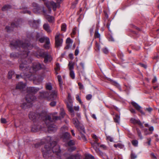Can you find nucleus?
Wrapping results in <instances>:
<instances>
[{
  "label": "nucleus",
  "instance_id": "nucleus-14",
  "mask_svg": "<svg viewBox=\"0 0 159 159\" xmlns=\"http://www.w3.org/2000/svg\"><path fill=\"white\" fill-rule=\"evenodd\" d=\"M131 104L142 115H145V113L141 109V107L138 103L134 102H132Z\"/></svg>",
  "mask_w": 159,
  "mask_h": 159
},
{
  "label": "nucleus",
  "instance_id": "nucleus-57",
  "mask_svg": "<svg viewBox=\"0 0 159 159\" xmlns=\"http://www.w3.org/2000/svg\"><path fill=\"white\" fill-rule=\"evenodd\" d=\"M68 66L70 71L72 70L74 68L73 65L72 64H70V63L69 62L68 64Z\"/></svg>",
  "mask_w": 159,
  "mask_h": 159
},
{
  "label": "nucleus",
  "instance_id": "nucleus-15",
  "mask_svg": "<svg viewBox=\"0 0 159 159\" xmlns=\"http://www.w3.org/2000/svg\"><path fill=\"white\" fill-rule=\"evenodd\" d=\"M18 25L17 23L13 22L11 23V26H7L6 27L5 29L7 32L9 33L13 30L14 28L17 27Z\"/></svg>",
  "mask_w": 159,
  "mask_h": 159
},
{
  "label": "nucleus",
  "instance_id": "nucleus-26",
  "mask_svg": "<svg viewBox=\"0 0 159 159\" xmlns=\"http://www.w3.org/2000/svg\"><path fill=\"white\" fill-rule=\"evenodd\" d=\"M60 115L61 116V117L60 116H59V117H60V119H59V120H61V118H63L65 115V111L64 110V109H63L62 108L61 109L60 111ZM57 120L53 121V124L54 125H55L54 124V122L55 121Z\"/></svg>",
  "mask_w": 159,
  "mask_h": 159
},
{
  "label": "nucleus",
  "instance_id": "nucleus-43",
  "mask_svg": "<svg viewBox=\"0 0 159 159\" xmlns=\"http://www.w3.org/2000/svg\"><path fill=\"white\" fill-rule=\"evenodd\" d=\"M143 131L145 135H149L152 134V132L148 131L147 128H144L143 129Z\"/></svg>",
  "mask_w": 159,
  "mask_h": 159
},
{
  "label": "nucleus",
  "instance_id": "nucleus-10",
  "mask_svg": "<svg viewBox=\"0 0 159 159\" xmlns=\"http://www.w3.org/2000/svg\"><path fill=\"white\" fill-rule=\"evenodd\" d=\"M57 91L52 90L51 93L47 91L39 92V97L40 98H46L48 100L52 101L55 100L57 97Z\"/></svg>",
  "mask_w": 159,
  "mask_h": 159
},
{
  "label": "nucleus",
  "instance_id": "nucleus-53",
  "mask_svg": "<svg viewBox=\"0 0 159 159\" xmlns=\"http://www.w3.org/2000/svg\"><path fill=\"white\" fill-rule=\"evenodd\" d=\"M114 147L115 148H117L118 147L120 148H122V145L120 143L117 144H115L114 145Z\"/></svg>",
  "mask_w": 159,
  "mask_h": 159
},
{
  "label": "nucleus",
  "instance_id": "nucleus-44",
  "mask_svg": "<svg viewBox=\"0 0 159 159\" xmlns=\"http://www.w3.org/2000/svg\"><path fill=\"white\" fill-rule=\"evenodd\" d=\"M76 99L82 105L83 104V102L81 101L80 98L79 97L78 95H76Z\"/></svg>",
  "mask_w": 159,
  "mask_h": 159
},
{
  "label": "nucleus",
  "instance_id": "nucleus-37",
  "mask_svg": "<svg viewBox=\"0 0 159 159\" xmlns=\"http://www.w3.org/2000/svg\"><path fill=\"white\" fill-rule=\"evenodd\" d=\"M100 45L99 43L97 42H96L95 44V49L97 51H99L100 50Z\"/></svg>",
  "mask_w": 159,
  "mask_h": 159
},
{
  "label": "nucleus",
  "instance_id": "nucleus-1",
  "mask_svg": "<svg viewBox=\"0 0 159 159\" xmlns=\"http://www.w3.org/2000/svg\"><path fill=\"white\" fill-rule=\"evenodd\" d=\"M46 140L48 141L42 151L43 157L46 158L51 157L50 159H61V150L57 142L53 141L49 143L51 140L49 136L47 137Z\"/></svg>",
  "mask_w": 159,
  "mask_h": 159
},
{
  "label": "nucleus",
  "instance_id": "nucleus-50",
  "mask_svg": "<svg viewBox=\"0 0 159 159\" xmlns=\"http://www.w3.org/2000/svg\"><path fill=\"white\" fill-rule=\"evenodd\" d=\"M114 84L120 90V91H121V89L120 85L117 82H114Z\"/></svg>",
  "mask_w": 159,
  "mask_h": 159
},
{
  "label": "nucleus",
  "instance_id": "nucleus-2",
  "mask_svg": "<svg viewBox=\"0 0 159 159\" xmlns=\"http://www.w3.org/2000/svg\"><path fill=\"white\" fill-rule=\"evenodd\" d=\"M20 41V40H13L10 42L9 46L12 49H16L18 51V52H12L10 54V57L11 58H16L17 57H20V59L19 60V62L20 63V69L21 70H28L29 68H28L27 63V60L28 59L27 57L29 55V51H27L26 50H23L20 46L19 47L15 48L12 45L11 43L12 42L17 41Z\"/></svg>",
  "mask_w": 159,
  "mask_h": 159
},
{
  "label": "nucleus",
  "instance_id": "nucleus-51",
  "mask_svg": "<svg viewBox=\"0 0 159 159\" xmlns=\"http://www.w3.org/2000/svg\"><path fill=\"white\" fill-rule=\"evenodd\" d=\"M110 23H111L110 21L109 20H108L107 22V23L106 26H107V27L108 29V30L110 31H111V30L110 29Z\"/></svg>",
  "mask_w": 159,
  "mask_h": 159
},
{
  "label": "nucleus",
  "instance_id": "nucleus-23",
  "mask_svg": "<svg viewBox=\"0 0 159 159\" xmlns=\"http://www.w3.org/2000/svg\"><path fill=\"white\" fill-rule=\"evenodd\" d=\"M57 78L59 82V86L61 90H62L63 89V82L61 80V76L60 75H57Z\"/></svg>",
  "mask_w": 159,
  "mask_h": 159
},
{
  "label": "nucleus",
  "instance_id": "nucleus-62",
  "mask_svg": "<svg viewBox=\"0 0 159 159\" xmlns=\"http://www.w3.org/2000/svg\"><path fill=\"white\" fill-rule=\"evenodd\" d=\"M79 50L78 48V47H77L76 48V49L75 51V55L77 56L78 54L79 53Z\"/></svg>",
  "mask_w": 159,
  "mask_h": 159
},
{
  "label": "nucleus",
  "instance_id": "nucleus-7",
  "mask_svg": "<svg viewBox=\"0 0 159 159\" xmlns=\"http://www.w3.org/2000/svg\"><path fill=\"white\" fill-rule=\"evenodd\" d=\"M29 119L33 122L42 121L43 122H50L52 118L49 116H42L41 114L34 112H30L29 114Z\"/></svg>",
  "mask_w": 159,
  "mask_h": 159
},
{
  "label": "nucleus",
  "instance_id": "nucleus-12",
  "mask_svg": "<svg viewBox=\"0 0 159 159\" xmlns=\"http://www.w3.org/2000/svg\"><path fill=\"white\" fill-rule=\"evenodd\" d=\"M60 35V34L57 33L55 36V45L56 48H58L62 46L63 40L61 38Z\"/></svg>",
  "mask_w": 159,
  "mask_h": 159
},
{
  "label": "nucleus",
  "instance_id": "nucleus-5",
  "mask_svg": "<svg viewBox=\"0 0 159 159\" xmlns=\"http://www.w3.org/2000/svg\"><path fill=\"white\" fill-rule=\"evenodd\" d=\"M39 89L37 88L30 87L27 88V94L25 97V99L27 103L24 102L21 105L20 107L22 109H26L32 105V102L36 99L34 95L39 90Z\"/></svg>",
  "mask_w": 159,
  "mask_h": 159
},
{
  "label": "nucleus",
  "instance_id": "nucleus-33",
  "mask_svg": "<svg viewBox=\"0 0 159 159\" xmlns=\"http://www.w3.org/2000/svg\"><path fill=\"white\" fill-rule=\"evenodd\" d=\"M11 6L9 5H6L4 6L2 8V11H5L8 10L9 9L11 8Z\"/></svg>",
  "mask_w": 159,
  "mask_h": 159
},
{
  "label": "nucleus",
  "instance_id": "nucleus-4",
  "mask_svg": "<svg viewBox=\"0 0 159 159\" xmlns=\"http://www.w3.org/2000/svg\"><path fill=\"white\" fill-rule=\"evenodd\" d=\"M60 119L59 116H53L50 122H43L42 121L34 122L32 125L31 130L33 132H36L43 128H47L48 130L54 131L57 130V126L53 124V121Z\"/></svg>",
  "mask_w": 159,
  "mask_h": 159
},
{
  "label": "nucleus",
  "instance_id": "nucleus-52",
  "mask_svg": "<svg viewBox=\"0 0 159 159\" xmlns=\"http://www.w3.org/2000/svg\"><path fill=\"white\" fill-rule=\"evenodd\" d=\"M78 85L79 86V89L80 90L83 89H84V87L82 84L80 82L78 83Z\"/></svg>",
  "mask_w": 159,
  "mask_h": 159
},
{
  "label": "nucleus",
  "instance_id": "nucleus-9",
  "mask_svg": "<svg viewBox=\"0 0 159 159\" xmlns=\"http://www.w3.org/2000/svg\"><path fill=\"white\" fill-rule=\"evenodd\" d=\"M27 38H29L30 41L34 40L41 43L45 42L48 39H49L48 37L43 36L41 34L37 32H33L28 34Z\"/></svg>",
  "mask_w": 159,
  "mask_h": 159
},
{
  "label": "nucleus",
  "instance_id": "nucleus-31",
  "mask_svg": "<svg viewBox=\"0 0 159 159\" xmlns=\"http://www.w3.org/2000/svg\"><path fill=\"white\" fill-rule=\"evenodd\" d=\"M67 144L69 146H73L75 145V141L73 140H71L67 142Z\"/></svg>",
  "mask_w": 159,
  "mask_h": 159
},
{
  "label": "nucleus",
  "instance_id": "nucleus-28",
  "mask_svg": "<svg viewBox=\"0 0 159 159\" xmlns=\"http://www.w3.org/2000/svg\"><path fill=\"white\" fill-rule=\"evenodd\" d=\"M49 4L52 8L54 11L56 10L57 8V4L55 2L53 1H51L49 2Z\"/></svg>",
  "mask_w": 159,
  "mask_h": 159
},
{
  "label": "nucleus",
  "instance_id": "nucleus-41",
  "mask_svg": "<svg viewBox=\"0 0 159 159\" xmlns=\"http://www.w3.org/2000/svg\"><path fill=\"white\" fill-rule=\"evenodd\" d=\"M131 143L132 144L134 147H137L138 145V142L137 140H133Z\"/></svg>",
  "mask_w": 159,
  "mask_h": 159
},
{
  "label": "nucleus",
  "instance_id": "nucleus-56",
  "mask_svg": "<svg viewBox=\"0 0 159 159\" xmlns=\"http://www.w3.org/2000/svg\"><path fill=\"white\" fill-rule=\"evenodd\" d=\"M137 156L133 153H131V159H134L137 158Z\"/></svg>",
  "mask_w": 159,
  "mask_h": 159
},
{
  "label": "nucleus",
  "instance_id": "nucleus-55",
  "mask_svg": "<svg viewBox=\"0 0 159 159\" xmlns=\"http://www.w3.org/2000/svg\"><path fill=\"white\" fill-rule=\"evenodd\" d=\"M153 110V109L151 107H148V108H146L145 109V110L148 111L149 112H151Z\"/></svg>",
  "mask_w": 159,
  "mask_h": 159
},
{
  "label": "nucleus",
  "instance_id": "nucleus-59",
  "mask_svg": "<svg viewBox=\"0 0 159 159\" xmlns=\"http://www.w3.org/2000/svg\"><path fill=\"white\" fill-rule=\"evenodd\" d=\"M147 139L148 140V141L146 142V143H147L149 146H150L151 145V139L149 138H147Z\"/></svg>",
  "mask_w": 159,
  "mask_h": 159
},
{
  "label": "nucleus",
  "instance_id": "nucleus-38",
  "mask_svg": "<svg viewBox=\"0 0 159 159\" xmlns=\"http://www.w3.org/2000/svg\"><path fill=\"white\" fill-rule=\"evenodd\" d=\"M66 29V24H63L61 25V30L65 32Z\"/></svg>",
  "mask_w": 159,
  "mask_h": 159
},
{
  "label": "nucleus",
  "instance_id": "nucleus-29",
  "mask_svg": "<svg viewBox=\"0 0 159 159\" xmlns=\"http://www.w3.org/2000/svg\"><path fill=\"white\" fill-rule=\"evenodd\" d=\"M113 119L115 122L119 123L120 116L118 114H116L115 116L113 117Z\"/></svg>",
  "mask_w": 159,
  "mask_h": 159
},
{
  "label": "nucleus",
  "instance_id": "nucleus-8",
  "mask_svg": "<svg viewBox=\"0 0 159 159\" xmlns=\"http://www.w3.org/2000/svg\"><path fill=\"white\" fill-rule=\"evenodd\" d=\"M27 63L28 66L27 67H29V68L28 70H25L23 71H26V72H24V75L27 78L31 77L33 75V73H34L38 70L41 69H43L45 67V66L44 64H41L39 62H36L33 64L32 67L31 68L28 64V63L30 62V60H28V61H27Z\"/></svg>",
  "mask_w": 159,
  "mask_h": 159
},
{
  "label": "nucleus",
  "instance_id": "nucleus-47",
  "mask_svg": "<svg viewBox=\"0 0 159 159\" xmlns=\"http://www.w3.org/2000/svg\"><path fill=\"white\" fill-rule=\"evenodd\" d=\"M76 28H74L72 30V32L71 33V37H72L73 36L75 35L76 33Z\"/></svg>",
  "mask_w": 159,
  "mask_h": 159
},
{
  "label": "nucleus",
  "instance_id": "nucleus-39",
  "mask_svg": "<svg viewBox=\"0 0 159 159\" xmlns=\"http://www.w3.org/2000/svg\"><path fill=\"white\" fill-rule=\"evenodd\" d=\"M76 149L75 147L74 146H70L67 149L68 151L69 152H72L75 151Z\"/></svg>",
  "mask_w": 159,
  "mask_h": 159
},
{
  "label": "nucleus",
  "instance_id": "nucleus-3",
  "mask_svg": "<svg viewBox=\"0 0 159 159\" xmlns=\"http://www.w3.org/2000/svg\"><path fill=\"white\" fill-rule=\"evenodd\" d=\"M11 45H12L15 48L19 47L20 46V48L23 50L29 51V54L30 52V50L33 49L36 50V51L33 52L34 55L37 58H43L44 54L47 52L45 51L43 49L40 48L38 46L35 45L31 44L29 42L26 41L23 42L22 41H17L12 42Z\"/></svg>",
  "mask_w": 159,
  "mask_h": 159
},
{
  "label": "nucleus",
  "instance_id": "nucleus-32",
  "mask_svg": "<svg viewBox=\"0 0 159 159\" xmlns=\"http://www.w3.org/2000/svg\"><path fill=\"white\" fill-rule=\"evenodd\" d=\"M45 87L47 90H51L52 89V86L51 83H48L45 84Z\"/></svg>",
  "mask_w": 159,
  "mask_h": 159
},
{
  "label": "nucleus",
  "instance_id": "nucleus-21",
  "mask_svg": "<svg viewBox=\"0 0 159 159\" xmlns=\"http://www.w3.org/2000/svg\"><path fill=\"white\" fill-rule=\"evenodd\" d=\"M69 156L66 157L65 159H80V156L78 154H69Z\"/></svg>",
  "mask_w": 159,
  "mask_h": 159
},
{
  "label": "nucleus",
  "instance_id": "nucleus-34",
  "mask_svg": "<svg viewBox=\"0 0 159 159\" xmlns=\"http://www.w3.org/2000/svg\"><path fill=\"white\" fill-rule=\"evenodd\" d=\"M44 143L43 140H42L40 142H38L35 143L34 144V147L36 148H38L40 145L44 144Z\"/></svg>",
  "mask_w": 159,
  "mask_h": 159
},
{
  "label": "nucleus",
  "instance_id": "nucleus-22",
  "mask_svg": "<svg viewBox=\"0 0 159 159\" xmlns=\"http://www.w3.org/2000/svg\"><path fill=\"white\" fill-rule=\"evenodd\" d=\"M26 84L25 83L22 82H19L16 86V89H23L25 87Z\"/></svg>",
  "mask_w": 159,
  "mask_h": 159
},
{
  "label": "nucleus",
  "instance_id": "nucleus-6",
  "mask_svg": "<svg viewBox=\"0 0 159 159\" xmlns=\"http://www.w3.org/2000/svg\"><path fill=\"white\" fill-rule=\"evenodd\" d=\"M45 4H46V6L48 8V11L50 13L51 10L50 7L49 6V5H48L47 3H45ZM32 6L33 7V11L34 13H38L42 12L49 22L52 23L53 21L54 20L53 17L47 15V11L45 10L43 7L39 6L38 4L35 2H33L32 3Z\"/></svg>",
  "mask_w": 159,
  "mask_h": 159
},
{
  "label": "nucleus",
  "instance_id": "nucleus-40",
  "mask_svg": "<svg viewBox=\"0 0 159 159\" xmlns=\"http://www.w3.org/2000/svg\"><path fill=\"white\" fill-rule=\"evenodd\" d=\"M78 3V0H75V1L72 2L71 6V8L74 9V8L77 5V4Z\"/></svg>",
  "mask_w": 159,
  "mask_h": 159
},
{
  "label": "nucleus",
  "instance_id": "nucleus-20",
  "mask_svg": "<svg viewBox=\"0 0 159 159\" xmlns=\"http://www.w3.org/2000/svg\"><path fill=\"white\" fill-rule=\"evenodd\" d=\"M40 20H33L31 23H30V25L33 28L36 29L39 26Z\"/></svg>",
  "mask_w": 159,
  "mask_h": 159
},
{
  "label": "nucleus",
  "instance_id": "nucleus-16",
  "mask_svg": "<svg viewBox=\"0 0 159 159\" xmlns=\"http://www.w3.org/2000/svg\"><path fill=\"white\" fill-rule=\"evenodd\" d=\"M43 58H44V62L45 63H47L48 62H50L52 60L51 56L48 54V52H47L44 54V57Z\"/></svg>",
  "mask_w": 159,
  "mask_h": 159
},
{
  "label": "nucleus",
  "instance_id": "nucleus-19",
  "mask_svg": "<svg viewBox=\"0 0 159 159\" xmlns=\"http://www.w3.org/2000/svg\"><path fill=\"white\" fill-rule=\"evenodd\" d=\"M92 137L94 139V142L92 143V145L96 146V147L98 146L99 143H98L99 140L97 136L96 135L93 134L92 136Z\"/></svg>",
  "mask_w": 159,
  "mask_h": 159
},
{
  "label": "nucleus",
  "instance_id": "nucleus-27",
  "mask_svg": "<svg viewBox=\"0 0 159 159\" xmlns=\"http://www.w3.org/2000/svg\"><path fill=\"white\" fill-rule=\"evenodd\" d=\"M99 29L97 27L95 30L94 37L95 38H99L100 39V34L98 33Z\"/></svg>",
  "mask_w": 159,
  "mask_h": 159
},
{
  "label": "nucleus",
  "instance_id": "nucleus-11",
  "mask_svg": "<svg viewBox=\"0 0 159 159\" xmlns=\"http://www.w3.org/2000/svg\"><path fill=\"white\" fill-rule=\"evenodd\" d=\"M68 102L66 103V106L68 108V111L71 113L72 116H74V111L73 108V101L70 97L68 96Z\"/></svg>",
  "mask_w": 159,
  "mask_h": 159
},
{
  "label": "nucleus",
  "instance_id": "nucleus-49",
  "mask_svg": "<svg viewBox=\"0 0 159 159\" xmlns=\"http://www.w3.org/2000/svg\"><path fill=\"white\" fill-rule=\"evenodd\" d=\"M107 37L109 41H114L113 38L110 35H108Z\"/></svg>",
  "mask_w": 159,
  "mask_h": 159
},
{
  "label": "nucleus",
  "instance_id": "nucleus-18",
  "mask_svg": "<svg viewBox=\"0 0 159 159\" xmlns=\"http://www.w3.org/2000/svg\"><path fill=\"white\" fill-rule=\"evenodd\" d=\"M131 122L134 124H137L140 126L142 128L143 127V123H141L139 120H137L134 118H132L130 120Z\"/></svg>",
  "mask_w": 159,
  "mask_h": 159
},
{
  "label": "nucleus",
  "instance_id": "nucleus-17",
  "mask_svg": "<svg viewBox=\"0 0 159 159\" xmlns=\"http://www.w3.org/2000/svg\"><path fill=\"white\" fill-rule=\"evenodd\" d=\"M70 135L69 133L65 132L62 134L61 138L64 142H66L70 138Z\"/></svg>",
  "mask_w": 159,
  "mask_h": 159
},
{
  "label": "nucleus",
  "instance_id": "nucleus-46",
  "mask_svg": "<svg viewBox=\"0 0 159 159\" xmlns=\"http://www.w3.org/2000/svg\"><path fill=\"white\" fill-rule=\"evenodd\" d=\"M56 67L55 68V71H59L60 70V66L59 64L58 63H57L56 64Z\"/></svg>",
  "mask_w": 159,
  "mask_h": 159
},
{
  "label": "nucleus",
  "instance_id": "nucleus-36",
  "mask_svg": "<svg viewBox=\"0 0 159 159\" xmlns=\"http://www.w3.org/2000/svg\"><path fill=\"white\" fill-rule=\"evenodd\" d=\"M14 74V72L12 70H10L8 73V78L9 79H11L12 77V76Z\"/></svg>",
  "mask_w": 159,
  "mask_h": 159
},
{
  "label": "nucleus",
  "instance_id": "nucleus-58",
  "mask_svg": "<svg viewBox=\"0 0 159 159\" xmlns=\"http://www.w3.org/2000/svg\"><path fill=\"white\" fill-rule=\"evenodd\" d=\"M92 97V96L91 94H88L86 96V99L88 100H90Z\"/></svg>",
  "mask_w": 159,
  "mask_h": 159
},
{
  "label": "nucleus",
  "instance_id": "nucleus-45",
  "mask_svg": "<svg viewBox=\"0 0 159 159\" xmlns=\"http://www.w3.org/2000/svg\"><path fill=\"white\" fill-rule=\"evenodd\" d=\"M86 157H88L89 159H95L94 157L93 156L90 154H87L85 155Z\"/></svg>",
  "mask_w": 159,
  "mask_h": 159
},
{
  "label": "nucleus",
  "instance_id": "nucleus-13",
  "mask_svg": "<svg viewBox=\"0 0 159 159\" xmlns=\"http://www.w3.org/2000/svg\"><path fill=\"white\" fill-rule=\"evenodd\" d=\"M72 123L77 129L79 130L80 129L82 132H84V127L80 125V123L77 118H74L72 119Z\"/></svg>",
  "mask_w": 159,
  "mask_h": 159
},
{
  "label": "nucleus",
  "instance_id": "nucleus-60",
  "mask_svg": "<svg viewBox=\"0 0 159 159\" xmlns=\"http://www.w3.org/2000/svg\"><path fill=\"white\" fill-rule=\"evenodd\" d=\"M1 121L2 123L5 124L7 123V121L5 119L3 118H2L1 119Z\"/></svg>",
  "mask_w": 159,
  "mask_h": 159
},
{
  "label": "nucleus",
  "instance_id": "nucleus-35",
  "mask_svg": "<svg viewBox=\"0 0 159 159\" xmlns=\"http://www.w3.org/2000/svg\"><path fill=\"white\" fill-rule=\"evenodd\" d=\"M118 56L119 58L122 61H123L124 60L123 59V53L119 52L118 53Z\"/></svg>",
  "mask_w": 159,
  "mask_h": 159
},
{
  "label": "nucleus",
  "instance_id": "nucleus-63",
  "mask_svg": "<svg viewBox=\"0 0 159 159\" xmlns=\"http://www.w3.org/2000/svg\"><path fill=\"white\" fill-rule=\"evenodd\" d=\"M71 43V39L69 38H67L66 40V43L67 44H70V43Z\"/></svg>",
  "mask_w": 159,
  "mask_h": 159
},
{
  "label": "nucleus",
  "instance_id": "nucleus-54",
  "mask_svg": "<svg viewBox=\"0 0 159 159\" xmlns=\"http://www.w3.org/2000/svg\"><path fill=\"white\" fill-rule=\"evenodd\" d=\"M102 51L105 54H107L108 53V51L107 48H103L102 49Z\"/></svg>",
  "mask_w": 159,
  "mask_h": 159
},
{
  "label": "nucleus",
  "instance_id": "nucleus-30",
  "mask_svg": "<svg viewBox=\"0 0 159 159\" xmlns=\"http://www.w3.org/2000/svg\"><path fill=\"white\" fill-rule=\"evenodd\" d=\"M50 44V40L48 39V40L45 42V43L43 46V47L46 49H48L49 48Z\"/></svg>",
  "mask_w": 159,
  "mask_h": 159
},
{
  "label": "nucleus",
  "instance_id": "nucleus-61",
  "mask_svg": "<svg viewBox=\"0 0 159 159\" xmlns=\"http://www.w3.org/2000/svg\"><path fill=\"white\" fill-rule=\"evenodd\" d=\"M107 139L109 140L110 142H112L113 141V139L110 136H107Z\"/></svg>",
  "mask_w": 159,
  "mask_h": 159
},
{
  "label": "nucleus",
  "instance_id": "nucleus-64",
  "mask_svg": "<svg viewBox=\"0 0 159 159\" xmlns=\"http://www.w3.org/2000/svg\"><path fill=\"white\" fill-rule=\"evenodd\" d=\"M22 12L24 13H27L29 15H30L31 12L30 11L28 10H24L22 11Z\"/></svg>",
  "mask_w": 159,
  "mask_h": 159
},
{
  "label": "nucleus",
  "instance_id": "nucleus-25",
  "mask_svg": "<svg viewBox=\"0 0 159 159\" xmlns=\"http://www.w3.org/2000/svg\"><path fill=\"white\" fill-rule=\"evenodd\" d=\"M136 130L137 131V134L138 137H139L140 139H143V137L142 135L141 130L139 128H136Z\"/></svg>",
  "mask_w": 159,
  "mask_h": 159
},
{
  "label": "nucleus",
  "instance_id": "nucleus-48",
  "mask_svg": "<svg viewBox=\"0 0 159 159\" xmlns=\"http://www.w3.org/2000/svg\"><path fill=\"white\" fill-rule=\"evenodd\" d=\"M56 102L55 101L51 102L49 104L52 107H53L56 106Z\"/></svg>",
  "mask_w": 159,
  "mask_h": 159
},
{
  "label": "nucleus",
  "instance_id": "nucleus-24",
  "mask_svg": "<svg viewBox=\"0 0 159 159\" xmlns=\"http://www.w3.org/2000/svg\"><path fill=\"white\" fill-rule=\"evenodd\" d=\"M43 26L44 29L48 33H50L51 32V30L50 29V27L48 24H44L43 25Z\"/></svg>",
  "mask_w": 159,
  "mask_h": 159
},
{
  "label": "nucleus",
  "instance_id": "nucleus-42",
  "mask_svg": "<svg viewBox=\"0 0 159 159\" xmlns=\"http://www.w3.org/2000/svg\"><path fill=\"white\" fill-rule=\"evenodd\" d=\"M70 76L71 78L73 79H74L75 78V75L74 71L73 70H71L70 71Z\"/></svg>",
  "mask_w": 159,
  "mask_h": 159
}]
</instances>
